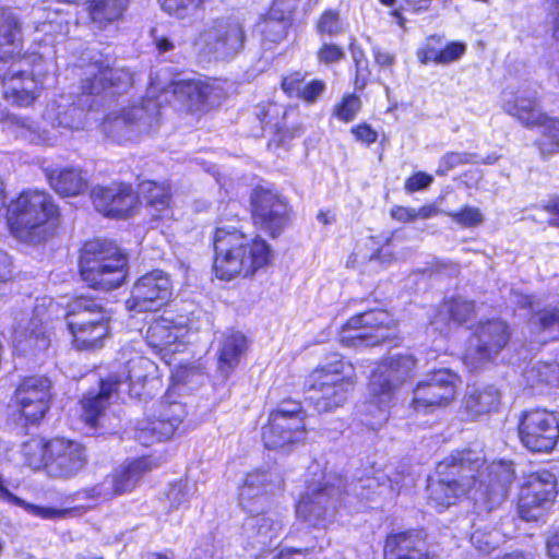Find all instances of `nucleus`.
I'll list each match as a JSON object with an SVG mask.
<instances>
[{"label": "nucleus", "mask_w": 559, "mask_h": 559, "mask_svg": "<svg viewBox=\"0 0 559 559\" xmlns=\"http://www.w3.org/2000/svg\"><path fill=\"white\" fill-rule=\"evenodd\" d=\"M438 479L428 480L429 503L438 511L455 504L463 497L474 501L480 513L489 512L507 493L512 481V466L504 462L486 465L481 452L456 451L437 466Z\"/></svg>", "instance_id": "nucleus-1"}, {"label": "nucleus", "mask_w": 559, "mask_h": 559, "mask_svg": "<svg viewBox=\"0 0 559 559\" xmlns=\"http://www.w3.org/2000/svg\"><path fill=\"white\" fill-rule=\"evenodd\" d=\"M215 252L214 271L221 280L250 276L266 266L272 251L265 240L250 238L242 230L238 219L221 218L213 235Z\"/></svg>", "instance_id": "nucleus-2"}, {"label": "nucleus", "mask_w": 559, "mask_h": 559, "mask_svg": "<svg viewBox=\"0 0 559 559\" xmlns=\"http://www.w3.org/2000/svg\"><path fill=\"white\" fill-rule=\"evenodd\" d=\"M84 109L75 106L70 96L61 95L58 99L51 100L43 114L44 121L50 123L51 130L40 128L28 117L14 114L4 115L0 121L17 138L29 143L53 145L61 135L59 129H81L84 124Z\"/></svg>", "instance_id": "nucleus-3"}, {"label": "nucleus", "mask_w": 559, "mask_h": 559, "mask_svg": "<svg viewBox=\"0 0 559 559\" xmlns=\"http://www.w3.org/2000/svg\"><path fill=\"white\" fill-rule=\"evenodd\" d=\"M58 207L49 194L27 191L20 194L7 209L11 234L24 242H40L55 226Z\"/></svg>", "instance_id": "nucleus-4"}, {"label": "nucleus", "mask_w": 559, "mask_h": 559, "mask_svg": "<svg viewBox=\"0 0 559 559\" xmlns=\"http://www.w3.org/2000/svg\"><path fill=\"white\" fill-rule=\"evenodd\" d=\"M155 371L156 366L151 359L134 354L127 360L121 373L102 381L100 391L97 394L88 393L84 396L81 401L83 420L90 426H95L108 403L109 396L114 391H118L122 384L128 385V391L132 396L144 397L146 395L145 386L158 382L154 377Z\"/></svg>", "instance_id": "nucleus-5"}, {"label": "nucleus", "mask_w": 559, "mask_h": 559, "mask_svg": "<svg viewBox=\"0 0 559 559\" xmlns=\"http://www.w3.org/2000/svg\"><path fill=\"white\" fill-rule=\"evenodd\" d=\"M127 257L109 240L87 241L80 257L82 278L91 287L110 290L121 286L127 277Z\"/></svg>", "instance_id": "nucleus-6"}, {"label": "nucleus", "mask_w": 559, "mask_h": 559, "mask_svg": "<svg viewBox=\"0 0 559 559\" xmlns=\"http://www.w3.org/2000/svg\"><path fill=\"white\" fill-rule=\"evenodd\" d=\"M355 382L354 366L333 354L312 372L308 400L319 413L332 412L343 406Z\"/></svg>", "instance_id": "nucleus-7"}, {"label": "nucleus", "mask_w": 559, "mask_h": 559, "mask_svg": "<svg viewBox=\"0 0 559 559\" xmlns=\"http://www.w3.org/2000/svg\"><path fill=\"white\" fill-rule=\"evenodd\" d=\"M306 413L300 403L284 401L269 416L262 428V440L267 449L285 450L306 437Z\"/></svg>", "instance_id": "nucleus-8"}, {"label": "nucleus", "mask_w": 559, "mask_h": 559, "mask_svg": "<svg viewBox=\"0 0 559 559\" xmlns=\"http://www.w3.org/2000/svg\"><path fill=\"white\" fill-rule=\"evenodd\" d=\"M159 107L160 103L147 94L141 106L124 108L119 115L108 116L103 123L104 132L118 143L136 140L157 127Z\"/></svg>", "instance_id": "nucleus-9"}, {"label": "nucleus", "mask_w": 559, "mask_h": 559, "mask_svg": "<svg viewBox=\"0 0 559 559\" xmlns=\"http://www.w3.org/2000/svg\"><path fill=\"white\" fill-rule=\"evenodd\" d=\"M58 305L49 298L37 300L32 313H26L14 328L12 344L14 353L21 356H36L50 345L46 323L57 312Z\"/></svg>", "instance_id": "nucleus-10"}, {"label": "nucleus", "mask_w": 559, "mask_h": 559, "mask_svg": "<svg viewBox=\"0 0 559 559\" xmlns=\"http://www.w3.org/2000/svg\"><path fill=\"white\" fill-rule=\"evenodd\" d=\"M246 34L241 22L234 17L215 19L204 25L195 38V47L215 59H230L243 48Z\"/></svg>", "instance_id": "nucleus-11"}, {"label": "nucleus", "mask_w": 559, "mask_h": 559, "mask_svg": "<svg viewBox=\"0 0 559 559\" xmlns=\"http://www.w3.org/2000/svg\"><path fill=\"white\" fill-rule=\"evenodd\" d=\"M394 333V320L385 310H370L352 317L341 329L340 342L348 347L376 346Z\"/></svg>", "instance_id": "nucleus-12"}, {"label": "nucleus", "mask_w": 559, "mask_h": 559, "mask_svg": "<svg viewBox=\"0 0 559 559\" xmlns=\"http://www.w3.org/2000/svg\"><path fill=\"white\" fill-rule=\"evenodd\" d=\"M158 465L151 457L143 456L116 468L98 484L79 492L81 498L95 502L108 501L119 495L131 492L142 476Z\"/></svg>", "instance_id": "nucleus-13"}, {"label": "nucleus", "mask_w": 559, "mask_h": 559, "mask_svg": "<svg viewBox=\"0 0 559 559\" xmlns=\"http://www.w3.org/2000/svg\"><path fill=\"white\" fill-rule=\"evenodd\" d=\"M557 481L552 473L538 471L527 475L521 486L518 512L525 521L539 520L557 497Z\"/></svg>", "instance_id": "nucleus-14"}, {"label": "nucleus", "mask_w": 559, "mask_h": 559, "mask_svg": "<svg viewBox=\"0 0 559 559\" xmlns=\"http://www.w3.org/2000/svg\"><path fill=\"white\" fill-rule=\"evenodd\" d=\"M460 377L449 369H439L426 376L414 390L412 407L417 413L428 414L449 405L456 397Z\"/></svg>", "instance_id": "nucleus-15"}, {"label": "nucleus", "mask_w": 559, "mask_h": 559, "mask_svg": "<svg viewBox=\"0 0 559 559\" xmlns=\"http://www.w3.org/2000/svg\"><path fill=\"white\" fill-rule=\"evenodd\" d=\"M163 73H157L151 80L147 88L148 97L155 99L157 93L160 96L171 93L189 110H203L207 104H213L214 86L199 78L178 79L165 82Z\"/></svg>", "instance_id": "nucleus-16"}, {"label": "nucleus", "mask_w": 559, "mask_h": 559, "mask_svg": "<svg viewBox=\"0 0 559 559\" xmlns=\"http://www.w3.org/2000/svg\"><path fill=\"white\" fill-rule=\"evenodd\" d=\"M336 481V485L331 481L310 485L296 506L297 518L314 527H324L333 515L341 493L343 481L338 477Z\"/></svg>", "instance_id": "nucleus-17"}, {"label": "nucleus", "mask_w": 559, "mask_h": 559, "mask_svg": "<svg viewBox=\"0 0 559 559\" xmlns=\"http://www.w3.org/2000/svg\"><path fill=\"white\" fill-rule=\"evenodd\" d=\"M519 435L525 448L533 452H549L559 440V421L547 409L526 411L519 424Z\"/></svg>", "instance_id": "nucleus-18"}, {"label": "nucleus", "mask_w": 559, "mask_h": 559, "mask_svg": "<svg viewBox=\"0 0 559 559\" xmlns=\"http://www.w3.org/2000/svg\"><path fill=\"white\" fill-rule=\"evenodd\" d=\"M509 330L501 320L480 323L464 355L465 366L478 370L496 357L509 341Z\"/></svg>", "instance_id": "nucleus-19"}, {"label": "nucleus", "mask_w": 559, "mask_h": 559, "mask_svg": "<svg viewBox=\"0 0 559 559\" xmlns=\"http://www.w3.org/2000/svg\"><path fill=\"white\" fill-rule=\"evenodd\" d=\"M33 59L32 75L26 74L22 68V60L13 62L9 70L3 73L1 79L3 97L20 107L31 106L40 94L43 81L36 76L41 75L39 64L35 63L36 60L41 61V55L32 53L29 57Z\"/></svg>", "instance_id": "nucleus-20"}, {"label": "nucleus", "mask_w": 559, "mask_h": 559, "mask_svg": "<svg viewBox=\"0 0 559 559\" xmlns=\"http://www.w3.org/2000/svg\"><path fill=\"white\" fill-rule=\"evenodd\" d=\"M186 416L187 411L183 404L168 400L162 401L154 416L138 424L135 439L144 447L168 440L175 436Z\"/></svg>", "instance_id": "nucleus-21"}, {"label": "nucleus", "mask_w": 559, "mask_h": 559, "mask_svg": "<svg viewBox=\"0 0 559 559\" xmlns=\"http://www.w3.org/2000/svg\"><path fill=\"white\" fill-rule=\"evenodd\" d=\"M189 330L188 319L183 316H163L150 324L146 342L167 365H171L173 356L185 347V338Z\"/></svg>", "instance_id": "nucleus-22"}, {"label": "nucleus", "mask_w": 559, "mask_h": 559, "mask_svg": "<svg viewBox=\"0 0 559 559\" xmlns=\"http://www.w3.org/2000/svg\"><path fill=\"white\" fill-rule=\"evenodd\" d=\"M171 296V282L166 273L159 270L146 273L133 285L126 307L130 312L155 311Z\"/></svg>", "instance_id": "nucleus-23"}, {"label": "nucleus", "mask_w": 559, "mask_h": 559, "mask_svg": "<svg viewBox=\"0 0 559 559\" xmlns=\"http://www.w3.org/2000/svg\"><path fill=\"white\" fill-rule=\"evenodd\" d=\"M276 469L266 467L247 474L239 488V504L246 512L263 511L270 504V496L282 485Z\"/></svg>", "instance_id": "nucleus-24"}, {"label": "nucleus", "mask_w": 559, "mask_h": 559, "mask_svg": "<svg viewBox=\"0 0 559 559\" xmlns=\"http://www.w3.org/2000/svg\"><path fill=\"white\" fill-rule=\"evenodd\" d=\"M84 447L73 440L55 438L48 441L47 473L53 478L68 479L86 465Z\"/></svg>", "instance_id": "nucleus-25"}, {"label": "nucleus", "mask_w": 559, "mask_h": 559, "mask_svg": "<svg viewBox=\"0 0 559 559\" xmlns=\"http://www.w3.org/2000/svg\"><path fill=\"white\" fill-rule=\"evenodd\" d=\"M503 110L515 117L523 126L547 127L559 130V120L548 117L538 109L536 91H503L501 96Z\"/></svg>", "instance_id": "nucleus-26"}, {"label": "nucleus", "mask_w": 559, "mask_h": 559, "mask_svg": "<svg viewBox=\"0 0 559 559\" xmlns=\"http://www.w3.org/2000/svg\"><path fill=\"white\" fill-rule=\"evenodd\" d=\"M82 91L86 96L99 95L107 90L116 94L131 85V74L123 69H114L108 59L92 58L84 71Z\"/></svg>", "instance_id": "nucleus-27"}, {"label": "nucleus", "mask_w": 559, "mask_h": 559, "mask_svg": "<svg viewBox=\"0 0 559 559\" xmlns=\"http://www.w3.org/2000/svg\"><path fill=\"white\" fill-rule=\"evenodd\" d=\"M15 402L29 421L40 420L49 409L51 381L45 376L24 378L15 390Z\"/></svg>", "instance_id": "nucleus-28"}, {"label": "nucleus", "mask_w": 559, "mask_h": 559, "mask_svg": "<svg viewBox=\"0 0 559 559\" xmlns=\"http://www.w3.org/2000/svg\"><path fill=\"white\" fill-rule=\"evenodd\" d=\"M288 206L282 197L270 190L257 189L252 194L254 223L272 237L278 236L287 224Z\"/></svg>", "instance_id": "nucleus-29"}, {"label": "nucleus", "mask_w": 559, "mask_h": 559, "mask_svg": "<svg viewBox=\"0 0 559 559\" xmlns=\"http://www.w3.org/2000/svg\"><path fill=\"white\" fill-rule=\"evenodd\" d=\"M95 209L105 216L126 217L134 211L138 199L131 186L112 182L109 186H97L92 190Z\"/></svg>", "instance_id": "nucleus-30"}, {"label": "nucleus", "mask_w": 559, "mask_h": 559, "mask_svg": "<svg viewBox=\"0 0 559 559\" xmlns=\"http://www.w3.org/2000/svg\"><path fill=\"white\" fill-rule=\"evenodd\" d=\"M369 397L360 406L365 416L364 423L372 429H377L389 418V409L394 401L392 385L384 389V383L377 377H371L368 385Z\"/></svg>", "instance_id": "nucleus-31"}, {"label": "nucleus", "mask_w": 559, "mask_h": 559, "mask_svg": "<svg viewBox=\"0 0 559 559\" xmlns=\"http://www.w3.org/2000/svg\"><path fill=\"white\" fill-rule=\"evenodd\" d=\"M401 489L400 475L392 477L385 471H372V475H366L348 485L346 495L361 499H370L373 495L393 496Z\"/></svg>", "instance_id": "nucleus-32"}, {"label": "nucleus", "mask_w": 559, "mask_h": 559, "mask_svg": "<svg viewBox=\"0 0 559 559\" xmlns=\"http://www.w3.org/2000/svg\"><path fill=\"white\" fill-rule=\"evenodd\" d=\"M385 559H435L426 549L418 533L402 532L390 534L384 545Z\"/></svg>", "instance_id": "nucleus-33"}, {"label": "nucleus", "mask_w": 559, "mask_h": 559, "mask_svg": "<svg viewBox=\"0 0 559 559\" xmlns=\"http://www.w3.org/2000/svg\"><path fill=\"white\" fill-rule=\"evenodd\" d=\"M474 312V304L461 297L445 300L430 320V325L440 334H448L452 324L466 322Z\"/></svg>", "instance_id": "nucleus-34"}, {"label": "nucleus", "mask_w": 559, "mask_h": 559, "mask_svg": "<svg viewBox=\"0 0 559 559\" xmlns=\"http://www.w3.org/2000/svg\"><path fill=\"white\" fill-rule=\"evenodd\" d=\"M251 518L247 521L246 527L253 532V538L262 546L271 545L277 539L284 527V516L276 511L249 512Z\"/></svg>", "instance_id": "nucleus-35"}, {"label": "nucleus", "mask_w": 559, "mask_h": 559, "mask_svg": "<svg viewBox=\"0 0 559 559\" xmlns=\"http://www.w3.org/2000/svg\"><path fill=\"white\" fill-rule=\"evenodd\" d=\"M416 361L412 355H397L392 356L384 362L380 364L373 371L371 377H379L381 382L384 383V389L392 385V391L395 390L414 370Z\"/></svg>", "instance_id": "nucleus-36"}, {"label": "nucleus", "mask_w": 559, "mask_h": 559, "mask_svg": "<svg viewBox=\"0 0 559 559\" xmlns=\"http://www.w3.org/2000/svg\"><path fill=\"white\" fill-rule=\"evenodd\" d=\"M138 202L144 203L154 219L169 216V188L154 181H143L139 186Z\"/></svg>", "instance_id": "nucleus-37"}, {"label": "nucleus", "mask_w": 559, "mask_h": 559, "mask_svg": "<svg viewBox=\"0 0 559 559\" xmlns=\"http://www.w3.org/2000/svg\"><path fill=\"white\" fill-rule=\"evenodd\" d=\"M63 317L67 320L69 331L73 330L74 323L82 322V328L109 320L103 308L93 299L87 297L75 298Z\"/></svg>", "instance_id": "nucleus-38"}, {"label": "nucleus", "mask_w": 559, "mask_h": 559, "mask_svg": "<svg viewBox=\"0 0 559 559\" xmlns=\"http://www.w3.org/2000/svg\"><path fill=\"white\" fill-rule=\"evenodd\" d=\"M500 402V392L492 385L468 389L464 399V408L471 419L496 409Z\"/></svg>", "instance_id": "nucleus-39"}, {"label": "nucleus", "mask_w": 559, "mask_h": 559, "mask_svg": "<svg viewBox=\"0 0 559 559\" xmlns=\"http://www.w3.org/2000/svg\"><path fill=\"white\" fill-rule=\"evenodd\" d=\"M248 348V341L240 332L226 335L218 350V370L228 377L238 366L241 356Z\"/></svg>", "instance_id": "nucleus-40"}, {"label": "nucleus", "mask_w": 559, "mask_h": 559, "mask_svg": "<svg viewBox=\"0 0 559 559\" xmlns=\"http://www.w3.org/2000/svg\"><path fill=\"white\" fill-rule=\"evenodd\" d=\"M83 323H74L72 344L79 350H94L102 348L104 341L109 335V320L82 328Z\"/></svg>", "instance_id": "nucleus-41"}, {"label": "nucleus", "mask_w": 559, "mask_h": 559, "mask_svg": "<svg viewBox=\"0 0 559 559\" xmlns=\"http://www.w3.org/2000/svg\"><path fill=\"white\" fill-rule=\"evenodd\" d=\"M296 0H275L270 12V17L262 25V34L265 39L276 43L286 36L288 23L286 14L294 9Z\"/></svg>", "instance_id": "nucleus-42"}, {"label": "nucleus", "mask_w": 559, "mask_h": 559, "mask_svg": "<svg viewBox=\"0 0 559 559\" xmlns=\"http://www.w3.org/2000/svg\"><path fill=\"white\" fill-rule=\"evenodd\" d=\"M20 46V27L11 11L0 10V60L11 58Z\"/></svg>", "instance_id": "nucleus-43"}, {"label": "nucleus", "mask_w": 559, "mask_h": 559, "mask_svg": "<svg viewBox=\"0 0 559 559\" xmlns=\"http://www.w3.org/2000/svg\"><path fill=\"white\" fill-rule=\"evenodd\" d=\"M51 187L63 197H73L82 193L87 188V180L81 171L73 168H64L49 175Z\"/></svg>", "instance_id": "nucleus-44"}, {"label": "nucleus", "mask_w": 559, "mask_h": 559, "mask_svg": "<svg viewBox=\"0 0 559 559\" xmlns=\"http://www.w3.org/2000/svg\"><path fill=\"white\" fill-rule=\"evenodd\" d=\"M129 5V0H92L90 15L99 28L122 17Z\"/></svg>", "instance_id": "nucleus-45"}, {"label": "nucleus", "mask_w": 559, "mask_h": 559, "mask_svg": "<svg viewBox=\"0 0 559 559\" xmlns=\"http://www.w3.org/2000/svg\"><path fill=\"white\" fill-rule=\"evenodd\" d=\"M0 500L23 508L27 513L44 519L55 520L64 518L69 511L49 507H41L26 502L25 500L13 495L5 486V480L0 473Z\"/></svg>", "instance_id": "nucleus-46"}, {"label": "nucleus", "mask_w": 559, "mask_h": 559, "mask_svg": "<svg viewBox=\"0 0 559 559\" xmlns=\"http://www.w3.org/2000/svg\"><path fill=\"white\" fill-rule=\"evenodd\" d=\"M474 531L471 535V543L481 552H489L501 542L500 532L486 523L484 519L478 518L473 523Z\"/></svg>", "instance_id": "nucleus-47"}, {"label": "nucleus", "mask_w": 559, "mask_h": 559, "mask_svg": "<svg viewBox=\"0 0 559 559\" xmlns=\"http://www.w3.org/2000/svg\"><path fill=\"white\" fill-rule=\"evenodd\" d=\"M36 33L45 36L43 39L45 43L52 44L59 37L68 35L69 20L57 11L48 12L47 20L37 25Z\"/></svg>", "instance_id": "nucleus-48"}, {"label": "nucleus", "mask_w": 559, "mask_h": 559, "mask_svg": "<svg viewBox=\"0 0 559 559\" xmlns=\"http://www.w3.org/2000/svg\"><path fill=\"white\" fill-rule=\"evenodd\" d=\"M22 455L29 467L37 469L43 466L47 468L48 441L40 438H32L23 443Z\"/></svg>", "instance_id": "nucleus-49"}, {"label": "nucleus", "mask_w": 559, "mask_h": 559, "mask_svg": "<svg viewBox=\"0 0 559 559\" xmlns=\"http://www.w3.org/2000/svg\"><path fill=\"white\" fill-rule=\"evenodd\" d=\"M524 377L532 385L538 382L558 384L559 365L556 362H536L525 370Z\"/></svg>", "instance_id": "nucleus-50"}, {"label": "nucleus", "mask_w": 559, "mask_h": 559, "mask_svg": "<svg viewBox=\"0 0 559 559\" xmlns=\"http://www.w3.org/2000/svg\"><path fill=\"white\" fill-rule=\"evenodd\" d=\"M207 0H158L162 10L177 19H187L195 14Z\"/></svg>", "instance_id": "nucleus-51"}, {"label": "nucleus", "mask_w": 559, "mask_h": 559, "mask_svg": "<svg viewBox=\"0 0 559 559\" xmlns=\"http://www.w3.org/2000/svg\"><path fill=\"white\" fill-rule=\"evenodd\" d=\"M531 324L538 325L542 331L559 334V305L536 311L531 318Z\"/></svg>", "instance_id": "nucleus-52"}, {"label": "nucleus", "mask_w": 559, "mask_h": 559, "mask_svg": "<svg viewBox=\"0 0 559 559\" xmlns=\"http://www.w3.org/2000/svg\"><path fill=\"white\" fill-rule=\"evenodd\" d=\"M465 164H478V156L467 152H450L443 155L437 169L438 175H445L450 170Z\"/></svg>", "instance_id": "nucleus-53"}, {"label": "nucleus", "mask_w": 559, "mask_h": 559, "mask_svg": "<svg viewBox=\"0 0 559 559\" xmlns=\"http://www.w3.org/2000/svg\"><path fill=\"white\" fill-rule=\"evenodd\" d=\"M442 37L432 35L417 49V58L420 63L428 64L433 62L440 64V53L442 47Z\"/></svg>", "instance_id": "nucleus-54"}, {"label": "nucleus", "mask_w": 559, "mask_h": 559, "mask_svg": "<svg viewBox=\"0 0 559 559\" xmlns=\"http://www.w3.org/2000/svg\"><path fill=\"white\" fill-rule=\"evenodd\" d=\"M448 216L452 218V221L462 227L473 228L480 225L484 222V214L478 207L474 206H464L460 211L448 212Z\"/></svg>", "instance_id": "nucleus-55"}, {"label": "nucleus", "mask_w": 559, "mask_h": 559, "mask_svg": "<svg viewBox=\"0 0 559 559\" xmlns=\"http://www.w3.org/2000/svg\"><path fill=\"white\" fill-rule=\"evenodd\" d=\"M361 102L358 96L349 94L343 97L342 102L334 108V116L343 121L349 122L354 120L360 110Z\"/></svg>", "instance_id": "nucleus-56"}, {"label": "nucleus", "mask_w": 559, "mask_h": 559, "mask_svg": "<svg viewBox=\"0 0 559 559\" xmlns=\"http://www.w3.org/2000/svg\"><path fill=\"white\" fill-rule=\"evenodd\" d=\"M191 495V487L189 484L179 481L170 486L167 492V499L170 502L171 508L180 509L189 502Z\"/></svg>", "instance_id": "nucleus-57"}, {"label": "nucleus", "mask_w": 559, "mask_h": 559, "mask_svg": "<svg viewBox=\"0 0 559 559\" xmlns=\"http://www.w3.org/2000/svg\"><path fill=\"white\" fill-rule=\"evenodd\" d=\"M543 128V135L538 140L537 145L543 156H551L559 152V130Z\"/></svg>", "instance_id": "nucleus-58"}, {"label": "nucleus", "mask_w": 559, "mask_h": 559, "mask_svg": "<svg viewBox=\"0 0 559 559\" xmlns=\"http://www.w3.org/2000/svg\"><path fill=\"white\" fill-rule=\"evenodd\" d=\"M318 31L319 33L326 34L329 36H334L341 33L342 28L338 14L333 11H325L318 23Z\"/></svg>", "instance_id": "nucleus-59"}, {"label": "nucleus", "mask_w": 559, "mask_h": 559, "mask_svg": "<svg viewBox=\"0 0 559 559\" xmlns=\"http://www.w3.org/2000/svg\"><path fill=\"white\" fill-rule=\"evenodd\" d=\"M466 51V45L461 41H451L442 45L440 53V64H449L457 61Z\"/></svg>", "instance_id": "nucleus-60"}, {"label": "nucleus", "mask_w": 559, "mask_h": 559, "mask_svg": "<svg viewBox=\"0 0 559 559\" xmlns=\"http://www.w3.org/2000/svg\"><path fill=\"white\" fill-rule=\"evenodd\" d=\"M344 56L342 48L334 44H323L318 51L319 61L325 64L338 62Z\"/></svg>", "instance_id": "nucleus-61"}, {"label": "nucleus", "mask_w": 559, "mask_h": 559, "mask_svg": "<svg viewBox=\"0 0 559 559\" xmlns=\"http://www.w3.org/2000/svg\"><path fill=\"white\" fill-rule=\"evenodd\" d=\"M325 90L323 81L313 80L307 84H304L301 91L298 94V98L304 99L307 103L314 102Z\"/></svg>", "instance_id": "nucleus-62"}, {"label": "nucleus", "mask_w": 559, "mask_h": 559, "mask_svg": "<svg viewBox=\"0 0 559 559\" xmlns=\"http://www.w3.org/2000/svg\"><path fill=\"white\" fill-rule=\"evenodd\" d=\"M432 180V176L423 171H418L406 180L405 190L409 193L416 192L429 187Z\"/></svg>", "instance_id": "nucleus-63"}, {"label": "nucleus", "mask_w": 559, "mask_h": 559, "mask_svg": "<svg viewBox=\"0 0 559 559\" xmlns=\"http://www.w3.org/2000/svg\"><path fill=\"white\" fill-rule=\"evenodd\" d=\"M304 75L299 72L285 76L282 81L283 91L289 96L298 97L304 85Z\"/></svg>", "instance_id": "nucleus-64"}]
</instances>
